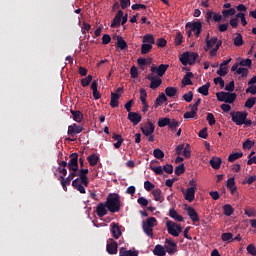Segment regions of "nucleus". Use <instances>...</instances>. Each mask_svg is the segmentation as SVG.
I'll list each match as a JSON object with an SVG mask.
<instances>
[{"mask_svg":"<svg viewBox=\"0 0 256 256\" xmlns=\"http://www.w3.org/2000/svg\"><path fill=\"white\" fill-rule=\"evenodd\" d=\"M217 99L221 103H235V100L237 99L236 93H229V92H218L216 93Z\"/></svg>","mask_w":256,"mask_h":256,"instance_id":"4","label":"nucleus"},{"mask_svg":"<svg viewBox=\"0 0 256 256\" xmlns=\"http://www.w3.org/2000/svg\"><path fill=\"white\" fill-rule=\"evenodd\" d=\"M222 241H228V243H231L233 241V234L231 232H226L221 235Z\"/></svg>","mask_w":256,"mask_h":256,"instance_id":"55","label":"nucleus"},{"mask_svg":"<svg viewBox=\"0 0 256 256\" xmlns=\"http://www.w3.org/2000/svg\"><path fill=\"white\" fill-rule=\"evenodd\" d=\"M111 233L114 239H119V237H121L122 232H121V228L119 227V224L115 222L111 224Z\"/></svg>","mask_w":256,"mask_h":256,"instance_id":"19","label":"nucleus"},{"mask_svg":"<svg viewBox=\"0 0 256 256\" xmlns=\"http://www.w3.org/2000/svg\"><path fill=\"white\" fill-rule=\"evenodd\" d=\"M171 120V118H159L158 120V127H167L169 126V121Z\"/></svg>","mask_w":256,"mask_h":256,"instance_id":"49","label":"nucleus"},{"mask_svg":"<svg viewBox=\"0 0 256 256\" xmlns=\"http://www.w3.org/2000/svg\"><path fill=\"white\" fill-rule=\"evenodd\" d=\"M246 251L249 253V255L255 256V255H256V248H255V245H254V244H249V245L246 247Z\"/></svg>","mask_w":256,"mask_h":256,"instance_id":"63","label":"nucleus"},{"mask_svg":"<svg viewBox=\"0 0 256 256\" xmlns=\"http://www.w3.org/2000/svg\"><path fill=\"white\" fill-rule=\"evenodd\" d=\"M218 38L217 37H212L211 39H209V34H207L206 36V45H208V47L212 48L215 47V45L217 44Z\"/></svg>","mask_w":256,"mask_h":256,"instance_id":"42","label":"nucleus"},{"mask_svg":"<svg viewBox=\"0 0 256 256\" xmlns=\"http://www.w3.org/2000/svg\"><path fill=\"white\" fill-rule=\"evenodd\" d=\"M157 219L155 217H149L146 221L142 222V229L148 237H153V227H156Z\"/></svg>","mask_w":256,"mask_h":256,"instance_id":"2","label":"nucleus"},{"mask_svg":"<svg viewBox=\"0 0 256 256\" xmlns=\"http://www.w3.org/2000/svg\"><path fill=\"white\" fill-rule=\"evenodd\" d=\"M72 187L78 190L79 193H82V195H85V193H87V191L85 190V186L79 183V178H76L72 181Z\"/></svg>","mask_w":256,"mask_h":256,"instance_id":"23","label":"nucleus"},{"mask_svg":"<svg viewBox=\"0 0 256 256\" xmlns=\"http://www.w3.org/2000/svg\"><path fill=\"white\" fill-rule=\"evenodd\" d=\"M243 149H251L253 147H255V142L251 141L250 139H247L243 145H242Z\"/></svg>","mask_w":256,"mask_h":256,"instance_id":"60","label":"nucleus"},{"mask_svg":"<svg viewBox=\"0 0 256 256\" xmlns=\"http://www.w3.org/2000/svg\"><path fill=\"white\" fill-rule=\"evenodd\" d=\"M184 198L189 203H193L195 200V189L194 188H187L186 192L184 193Z\"/></svg>","mask_w":256,"mask_h":256,"instance_id":"20","label":"nucleus"},{"mask_svg":"<svg viewBox=\"0 0 256 256\" xmlns=\"http://www.w3.org/2000/svg\"><path fill=\"white\" fill-rule=\"evenodd\" d=\"M127 119L135 127V126L139 125V123H141L143 116H141V114H139L137 112H129Z\"/></svg>","mask_w":256,"mask_h":256,"instance_id":"11","label":"nucleus"},{"mask_svg":"<svg viewBox=\"0 0 256 256\" xmlns=\"http://www.w3.org/2000/svg\"><path fill=\"white\" fill-rule=\"evenodd\" d=\"M183 173H185V164H180V165L176 166L175 175H177L179 177V176L183 175Z\"/></svg>","mask_w":256,"mask_h":256,"instance_id":"54","label":"nucleus"},{"mask_svg":"<svg viewBox=\"0 0 256 256\" xmlns=\"http://www.w3.org/2000/svg\"><path fill=\"white\" fill-rule=\"evenodd\" d=\"M122 17H123V10H119L112 20V23L110 25L111 29H115V28L121 26V18Z\"/></svg>","mask_w":256,"mask_h":256,"instance_id":"16","label":"nucleus"},{"mask_svg":"<svg viewBox=\"0 0 256 256\" xmlns=\"http://www.w3.org/2000/svg\"><path fill=\"white\" fill-rule=\"evenodd\" d=\"M69 171H79V154L72 153L68 162Z\"/></svg>","mask_w":256,"mask_h":256,"instance_id":"8","label":"nucleus"},{"mask_svg":"<svg viewBox=\"0 0 256 256\" xmlns=\"http://www.w3.org/2000/svg\"><path fill=\"white\" fill-rule=\"evenodd\" d=\"M243 157V152H234L228 156V161L230 163H235L237 159H241Z\"/></svg>","mask_w":256,"mask_h":256,"instance_id":"38","label":"nucleus"},{"mask_svg":"<svg viewBox=\"0 0 256 256\" xmlns=\"http://www.w3.org/2000/svg\"><path fill=\"white\" fill-rule=\"evenodd\" d=\"M168 69H169V64H160L158 67L151 66L150 71H152V73H156L158 77H163Z\"/></svg>","mask_w":256,"mask_h":256,"instance_id":"10","label":"nucleus"},{"mask_svg":"<svg viewBox=\"0 0 256 256\" xmlns=\"http://www.w3.org/2000/svg\"><path fill=\"white\" fill-rule=\"evenodd\" d=\"M112 242L108 243L106 246V251L109 253V255H117V243L111 239Z\"/></svg>","mask_w":256,"mask_h":256,"instance_id":"21","label":"nucleus"},{"mask_svg":"<svg viewBox=\"0 0 256 256\" xmlns=\"http://www.w3.org/2000/svg\"><path fill=\"white\" fill-rule=\"evenodd\" d=\"M142 42L148 45H155V37L153 34H146L143 36Z\"/></svg>","mask_w":256,"mask_h":256,"instance_id":"33","label":"nucleus"},{"mask_svg":"<svg viewBox=\"0 0 256 256\" xmlns=\"http://www.w3.org/2000/svg\"><path fill=\"white\" fill-rule=\"evenodd\" d=\"M186 211H187L188 217H190L193 223H199V214H197V211L195 210V208L188 206L186 207Z\"/></svg>","mask_w":256,"mask_h":256,"instance_id":"15","label":"nucleus"},{"mask_svg":"<svg viewBox=\"0 0 256 256\" xmlns=\"http://www.w3.org/2000/svg\"><path fill=\"white\" fill-rule=\"evenodd\" d=\"M116 45H117L118 49H121V51H125V49H128V47H129V46H127V42L121 36H119L117 38Z\"/></svg>","mask_w":256,"mask_h":256,"instance_id":"37","label":"nucleus"},{"mask_svg":"<svg viewBox=\"0 0 256 256\" xmlns=\"http://www.w3.org/2000/svg\"><path fill=\"white\" fill-rule=\"evenodd\" d=\"M232 117V122L235 123V125L241 126L243 123H245V117L249 115L246 111H236L230 113Z\"/></svg>","mask_w":256,"mask_h":256,"instance_id":"5","label":"nucleus"},{"mask_svg":"<svg viewBox=\"0 0 256 256\" xmlns=\"http://www.w3.org/2000/svg\"><path fill=\"white\" fill-rule=\"evenodd\" d=\"M75 177H77V171L73 170H70V173L66 178L63 176L58 177V181H60V184L64 191H67V186L71 185V182L73 181V179H75Z\"/></svg>","mask_w":256,"mask_h":256,"instance_id":"6","label":"nucleus"},{"mask_svg":"<svg viewBox=\"0 0 256 256\" xmlns=\"http://www.w3.org/2000/svg\"><path fill=\"white\" fill-rule=\"evenodd\" d=\"M211 87V83H206L198 88V93L201 95H204V97H207L209 95V88Z\"/></svg>","mask_w":256,"mask_h":256,"instance_id":"34","label":"nucleus"},{"mask_svg":"<svg viewBox=\"0 0 256 256\" xmlns=\"http://www.w3.org/2000/svg\"><path fill=\"white\" fill-rule=\"evenodd\" d=\"M165 94H166L167 97H175L177 95V88L167 87L165 89Z\"/></svg>","mask_w":256,"mask_h":256,"instance_id":"43","label":"nucleus"},{"mask_svg":"<svg viewBox=\"0 0 256 256\" xmlns=\"http://www.w3.org/2000/svg\"><path fill=\"white\" fill-rule=\"evenodd\" d=\"M182 155L186 157V159H191V145L186 144L184 146V150L182 152Z\"/></svg>","mask_w":256,"mask_h":256,"instance_id":"50","label":"nucleus"},{"mask_svg":"<svg viewBox=\"0 0 256 256\" xmlns=\"http://www.w3.org/2000/svg\"><path fill=\"white\" fill-rule=\"evenodd\" d=\"M167 101V96L165 95V93H161L157 98H156V102L155 105L156 107L158 105H162V103H165Z\"/></svg>","mask_w":256,"mask_h":256,"instance_id":"47","label":"nucleus"},{"mask_svg":"<svg viewBox=\"0 0 256 256\" xmlns=\"http://www.w3.org/2000/svg\"><path fill=\"white\" fill-rule=\"evenodd\" d=\"M197 57H199V54L195 52H189V65H195V61H197Z\"/></svg>","mask_w":256,"mask_h":256,"instance_id":"57","label":"nucleus"},{"mask_svg":"<svg viewBox=\"0 0 256 256\" xmlns=\"http://www.w3.org/2000/svg\"><path fill=\"white\" fill-rule=\"evenodd\" d=\"M165 243H166V253L170 254V255H175V253L177 252V243L173 242L172 240H170L169 238L165 239Z\"/></svg>","mask_w":256,"mask_h":256,"instance_id":"14","label":"nucleus"},{"mask_svg":"<svg viewBox=\"0 0 256 256\" xmlns=\"http://www.w3.org/2000/svg\"><path fill=\"white\" fill-rule=\"evenodd\" d=\"M253 65V61L249 58L245 59V60H241L238 63V66L240 67H248L249 69H251V66Z\"/></svg>","mask_w":256,"mask_h":256,"instance_id":"46","label":"nucleus"},{"mask_svg":"<svg viewBox=\"0 0 256 256\" xmlns=\"http://www.w3.org/2000/svg\"><path fill=\"white\" fill-rule=\"evenodd\" d=\"M153 254L157 255V256H165V255H167V251L161 244H158L155 246V248L153 250Z\"/></svg>","mask_w":256,"mask_h":256,"instance_id":"28","label":"nucleus"},{"mask_svg":"<svg viewBox=\"0 0 256 256\" xmlns=\"http://www.w3.org/2000/svg\"><path fill=\"white\" fill-rule=\"evenodd\" d=\"M228 66H220V68L217 70V75H219V77H225V75H227L228 71Z\"/></svg>","mask_w":256,"mask_h":256,"instance_id":"58","label":"nucleus"},{"mask_svg":"<svg viewBox=\"0 0 256 256\" xmlns=\"http://www.w3.org/2000/svg\"><path fill=\"white\" fill-rule=\"evenodd\" d=\"M193 77H195V75L192 72H187L182 79L183 87H187V85H193V81H191Z\"/></svg>","mask_w":256,"mask_h":256,"instance_id":"24","label":"nucleus"},{"mask_svg":"<svg viewBox=\"0 0 256 256\" xmlns=\"http://www.w3.org/2000/svg\"><path fill=\"white\" fill-rule=\"evenodd\" d=\"M169 217H171V219H174V221H178V222H183V216L179 215V213H177V210L171 208L169 210Z\"/></svg>","mask_w":256,"mask_h":256,"instance_id":"26","label":"nucleus"},{"mask_svg":"<svg viewBox=\"0 0 256 256\" xmlns=\"http://www.w3.org/2000/svg\"><path fill=\"white\" fill-rule=\"evenodd\" d=\"M222 160L220 157H213L210 159L209 164L211 165L212 169H221Z\"/></svg>","mask_w":256,"mask_h":256,"instance_id":"25","label":"nucleus"},{"mask_svg":"<svg viewBox=\"0 0 256 256\" xmlns=\"http://www.w3.org/2000/svg\"><path fill=\"white\" fill-rule=\"evenodd\" d=\"M152 195H153L155 201H159L160 203H163V201H165V198H163V196H162V191L159 188L154 189L152 191Z\"/></svg>","mask_w":256,"mask_h":256,"instance_id":"31","label":"nucleus"},{"mask_svg":"<svg viewBox=\"0 0 256 256\" xmlns=\"http://www.w3.org/2000/svg\"><path fill=\"white\" fill-rule=\"evenodd\" d=\"M182 65H189V52H184L180 57Z\"/></svg>","mask_w":256,"mask_h":256,"instance_id":"52","label":"nucleus"},{"mask_svg":"<svg viewBox=\"0 0 256 256\" xmlns=\"http://www.w3.org/2000/svg\"><path fill=\"white\" fill-rule=\"evenodd\" d=\"M185 27L186 29H191L195 37H199L203 29V24L200 21L188 22Z\"/></svg>","mask_w":256,"mask_h":256,"instance_id":"7","label":"nucleus"},{"mask_svg":"<svg viewBox=\"0 0 256 256\" xmlns=\"http://www.w3.org/2000/svg\"><path fill=\"white\" fill-rule=\"evenodd\" d=\"M141 131L145 137H149V135H153V133H155V124L148 120L147 123L141 127Z\"/></svg>","mask_w":256,"mask_h":256,"instance_id":"9","label":"nucleus"},{"mask_svg":"<svg viewBox=\"0 0 256 256\" xmlns=\"http://www.w3.org/2000/svg\"><path fill=\"white\" fill-rule=\"evenodd\" d=\"M153 155L156 159H163L165 157V152H163L161 149L156 148L153 151Z\"/></svg>","mask_w":256,"mask_h":256,"instance_id":"53","label":"nucleus"},{"mask_svg":"<svg viewBox=\"0 0 256 256\" xmlns=\"http://www.w3.org/2000/svg\"><path fill=\"white\" fill-rule=\"evenodd\" d=\"M221 13H222V17H224V21H225V19H229V17H233V15H235V13H237V10H235V8L223 9L221 11Z\"/></svg>","mask_w":256,"mask_h":256,"instance_id":"27","label":"nucleus"},{"mask_svg":"<svg viewBox=\"0 0 256 256\" xmlns=\"http://www.w3.org/2000/svg\"><path fill=\"white\" fill-rule=\"evenodd\" d=\"M235 47H241L243 45V36L241 33H236V37L234 38Z\"/></svg>","mask_w":256,"mask_h":256,"instance_id":"45","label":"nucleus"},{"mask_svg":"<svg viewBox=\"0 0 256 256\" xmlns=\"http://www.w3.org/2000/svg\"><path fill=\"white\" fill-rule=\"evenodd\" d=\"M119 256H139V252L120 248Z\"/></svg>","mask_w":256,"mask_h":256,"instance_id":"35","label":"nucleus"},{"mask_svg":"<svg viewBox=\"0 0 256 256\" xmlns=\"http://www.w3.org/2000/svg\"><path fill=\"white\" fill-rule=\"evenodd\" d=\"M226 187L229 189L231 195H235L237 193V186L235 185L234 177H231L227 180Z\"/></svg>","mask_w":256,"mask_h":256,"instance_id":"18","label":"nucleus"},{"mask_svg":"<svg viewBox=\"0 0 256 256\" xmlns=\"http://www.w3.org/2000/svg\"><path fill=\"white\" fill-rule=\"evenodd\" d=\"M96 214L99 217H105L107 215V203L100 202L96 207Z\"/></svg>","mask_w":256,"mask_h":256,"instance_id":"17","label":"nucleus"},{"mask_svg":"<svg viewBox=\"0 0 256 256\" xmlns=\"http://www.w3.org/2000/svg\"><path fill=\"white\" fill-rule=\"evenodd\" d=\"M112 139H114V141H117L116 143H114L115 149H120L124 141L123 136H121L120 134H113Z\"/></svg>","mask_w":256,"mask_h":256,"instance_id":"29","label":"nucleus"},{"mask_svg":"<svg viewBox=\"0 0 256 256\" xmlns=\"http://www.w3.org/2000/svg\"><path fill=\"white\" fill-rule=\"evenodd\" d=\"M236 17L241 20L243 27L247 25V19L245 18V13L239 12L236 14Z\"/></svg>","mask_w":256,"mask_h":256,"instance_id":"61","label":"nucleus"},{"mask_svg":"<svg viewBox=\"0 0 256 256\" xmlns=\"http://www.w3.org/2000/svg\"><path fill=\"white\" fill-rule=\"evenodd\" d=\"M121 98V94L112 92L111 93V100H110V107L115 109V107H119V99Z\"/></svg>","mask_w":256,"mask_h":256,"instance_id":"22","label":"nucleus"},{"mask_svg":"<svg viewBox=\"0 0 256 256\" xmlns=\"http://www.w3.org/2000/svg\"><path fill=\"white\" fill-rule=\"evenodd\" d=\"M256 103V98L255 97H250L246 100L245 102V107H247V109H253V106Z\"/></svg>","mask_w":256,"mask_h":256,"instance_id":"51","label":"nucleus"},{"mask_svg":"<svg viewBox=\"0 0 256 256\" xmlns=\"http://www.w3.org/2000/svg\"><path fill=\"white\" fill-rule=\"evenodd\" d=\"M151 49H153L152 44H142L141 46V55H147V53L151 52Z\"/></svg>","mask_w":256,"mask_h":256,"instance_id":"41","label":"nucleus"},{"mask_svg":"<svg viewBox=\"0 0 256 256\" xmlns=\"http://www.w3.org/2000/svg\"><path fill=\"white\" fill-rule=\"evenodd\" d=\"M137 203L138 205H141V207H147V205H149V200L145 197H139L137 199Z\"/></svg>","mask_w":256,"mask_h":256,"instance_id":"62","label":"nucleus"},{"mask_svg":"<svg viewBox=\"0 0 256 256\" xmlns=\"http://www.w3.org/2000/svg\"><path fill=\"white\" fill-rule=\"evenodd\" d=\"M71 115L73 116V119L76 121V123H81L83 121V113H81V111L71 110Z\"/></svg>","mask_w":256,"mask_h":256,"instance_id":"36","label":"nucleus"},{"mask_svg":"<svg viewBox=\"0 0 256 256\" xmlns=\"http://www.w3.org/2000/svg\"><path fill=\"white\" fill-rule=\"evenodd\" d=\"M163 83V80H161V78H159V76H155V79L150 81V89H157L159 87H161V84Z\"/></svg>","mask_w":256,"mask_h":256,"instance_id":"32","label":"nucleus"},{"mask_svg":"<svg viewBox=\"0 0 256 256\" xmlns=\"http://www.w3.org/2000/svg\"><path fill=\"white\" fill-rule=\"evenodd\" d=\"M177 127H179V121L175 119H170L168 123V129H170V131H177Z\"/></svg>","mask_w":256,"mask_h":256,"instance_id":"44","label":"nucleus"},{"mask_svg":"<svg viewBox=\"0 0 256 256\" xmlns=\"http://www.w3.org/2000/svg\"><path fill=\"white\" fill-rule=\"evenodd\" d=\"M91 81H93V76L88 75L87 77L81 80L82 87H89L91 85Z\"/></svg>","mask_w":256,"mask_h":256,"instance_id":"48","label":"nucleus"},{"mask_svg":"<svg viewBox=\"0 0 256 256\" xmlns=\"http://www.w3.org/2000/svg\"><path fill=\"white\" fill-rule=\"evenodd\" d=\"M231 71H236L237 75H241L239 79H241V77L247 78L249 75V69L245 67H239V63H235L232 66Z\"/></svg>","mask_w":256,"mask_h":256,"instance_id":"12","label":"nucleus"},{"mask_svg":"<svg viewBox=\"0 0 256 256\" xmlns=\"http://www.w3.org/2000/svg\"><path fill=\"white\" fill-rule=\"evenodd\" d=\"M182 99L186 101V103H191V101H193V91H189L188 93L184 94Z\"/></svg>","mask_w":256,"mask_h":256,"instance_id":"59","label":"nucleus"},{"mask_svg":"<svg viewBox=\"0 0 256 256\" xmlns=\"http://www.w3.org/2000/svg\"><path fill=\"white\" fill-rule=\"evenodd\" d=\"M223 211H224V215H226V217H231V215L233 213H235V209H233V206H231L230 204L224 205Z\"/></svg>","mask_w":256,"mask_h":256,"instance_id":"39","label":"nucleus"},{"mask_svg":"<svg viewBox=\"0 0 256 256\" xmlns=\"http://www.w3.org/2000/svg\"><path fill=\"white\" fill-rule=\"evenodd\" d=\"M105 203L110 213H119L121 211V196L119 194H109Z\"/></svg>","mask_w":256,"mask_h":256,"instance_id":"1","label":"nucleus"},{"mask_svg":"<svg viewBox=\"0 0 256 256\" xmlns=\"http://www.w3.org/2000/svg\"><path fill=\"white\" fill-rule=\"evenodd\" d=\"M206 119H207L210 126L215 125L216 120H215V116L213 115V113H208Z\"/></svg>","mask_w":256,"mask_h":256,"instance_id":"64","label":"nucleus"},{"mask_svg":"<svg viewBox=\"0 0 256 256\" xmlns=\"http://www.w3.org/2000/svg\"><path fill=\"white\" fill-rule=\"evenodd\" d=\"M87 161H88L90 167H95V165H97V163H99V156L97 154L93 153L87 157Z\"/></svg>","mask_w":256,"mask_h":256,"instance_id":"30","label":"nucleus"},{"mask_svg":"<svg viewBox=\"0 0 256 256\" xmlns=\"http://www.w3.org/2000/svg\"><path fill=\"white\" fill-rule=\"evenodd\" d=\"M184 119H197V110L191 108V111L184 113Z\"/></svg>","mask_w":256,"mask_h":256,"instance_id":"40","label":"nucleus"},{"mask_svg":"<svg viewBox=\"0 0 256 256\" xmlns=\"http://www.w3.org/2000/svg\"><path fill=\"white\" fill-rule=\"evenodd\" d=\"M166 227L169 235H172V237H179V235H181V232L183 231V227H181V225L171 220H168L166 222Z\"/></svg>","mask_w":256,"mask_h":256,"instance_id":"3","label":"nucleus"},{"mask_svg":"<svg viewBox=\"0 0 256 256\" xmlns=\"http://www.w3.org/2000/svg\"><path fill=\"white\" fill-rule=\"evenodd\" d=\"M68 135L70 137H75V135H79V133H83V126L77 125V124H72L68 126Z\"/></svg>","mask_w":256,"mask_h":256,"instance_id":"13","label":"nucleus"},{"mask_svg":"<svg viewBox=\"0 0 256 256\" xmlns=\"http://www.w3.org/2000/svg\"><path fill=\"white\" fill-rule=\"evenodd\" d=\"M140 101L142 105H145V103H147V91L143 88L140 89Z\"/></svg>","mask_w":256,"mask_h":256,"instance_id":"56","label":"nucleus"}]
</instances>
